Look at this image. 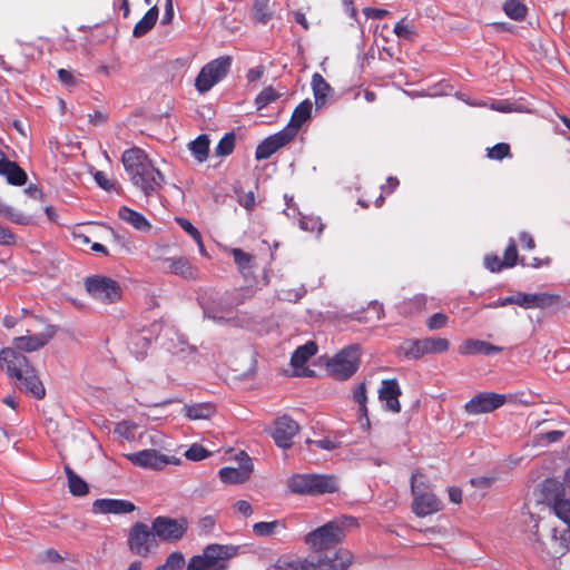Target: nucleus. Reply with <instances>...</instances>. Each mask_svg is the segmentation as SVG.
<instances>
[{
    "label": "nucleus",
    "instance_id": "29",
    "mask_svg": "<svg viewBox=\"0 0 570 570\" xmlns=\"http://www.w3.org/2000/svg\"><path fill=\"white\" fill-rule=\"evenodd\" d=\"M353 400L358 405L360 417L358 421L363 428H370V419L367 411V395H366V384L364 382L360 383L353 391Z\"/></svg>",
    "mask_w": 570,
    "mask_h": 570
},
{
    "label": "nucleus",
    "instance_id": "36",
    "mask_svg": "<svg viewBox=\"0 0 570 570\" xmlns=\"http://www.w3.org/2000/svg\"><path fill=\"white\" fill-rule=\"evenodd\" d=\"M426 302L425 295H415L401 304L400 312L406 316L420 313L425 308Z\"/></svg>",
    "mask_w": 570,
    "mask_h": 570
},
{
    "label": "nucleus",
    "instance_id": "7",
    "mask_svg": "<svg viewBox=\"0 0 570 570\" xmlns=\"http://www.w3.org/2000/svg\"><path fill=\"white\" fill-rule=\"evenodd\" d=\"M420 473L412 474L411 491L413 494L412 511L420 518L439 512L442 509V502L429 489L428 485L419 484Z\"/></svg>",
    "mask_w": 570,
    "mask_h": 570
},
{
    "label": "nucleus",
    "instance_id": "20",
    "mask_svg": "<svg viewBox=\"0 0 570 570\" xmlns=\"http://www.w3.org/2000/svg\"><path fill=\"white\" fill-rule=\"evenodd\" d=\"M518 306L523 308H546L549 307L559 301L558 295L549 294V293H539V294H528V293H518Z\"/></svg>",
    "mask_w": 570,
    "mask_h": 570
},
{
    "label": "nucleus",
    "instance_id": "28",
    "mask_svg": "<svg viewBox=\"0 0 570 570\" xmlns=\"http://www.w3.org/2000/svg\"><path fill=\"white\" fill-rule=\"evenodd\" d=\"M184 412L189 420H208L216 413V405L210 402L195 403L185 405Z\"/></svg>",
    "mask_w": 570,
    "mask_h": 570
},
{
    "label": "nucleus",
    "instance_id": "46",
    "mask_svg": "<svg viewBox=\"0 0 570 570\" xmlns=\"http://www.w3.org/2000/svg\"><path fill=\"white\" fill-rule=\"evenodd\" d=\"M487 156L494 160H502L504 158L511 157L512 155L510 145L507 142H499L487 149Z\"/></svg>",
    "mask_w": 570,
    "mask_h": 570
},
{
    "label": "nucleus",
    "instance_id": "39",
    "mask_svg": "<svg viewBox=\"0 0 570 570\" xmlns=\"http://www.w3.org/2000/svg\"><path fill=\"white\" fill-rule=\"evenodd\" d=\"M230 254L233 255L234 263L239 272H244L253 267L255 258L252 254H248L240 248H232Z\"/></svg>",
    "mask_w": 570,
    "mask_h": 570
},
{
    "label": "nucleus",
    "instance_id": "40",
    "mask_svg": "<svg viewBox=\"0 0 570 570\" xmlns=\"http://www.w3.org/2000/svg\"><path fill=\"white\" fill-rule=\"evenodd\" d=\"M235 141L236 136L234 132L225 134L215 147V155L218 157L229 156L234 151Z\"/></svg>",
    "mask_w": 570,
    "mask_h": 570
},
{
    "label": "nucleus",
    "instance_id": "61",
    "mask_svg": "<svg viewBox=\"0 0 570 570\" xmlns=\"http://www.w3.org/2000/svg\"><path fill=\"white\" fill-rule=\"evenodd\" d=\"M89 122L94 126H101L107 121L108 116L99 110H95L92 114L88 115Z\"/></svg>",
    "mask_w": 570,
    "mask_h": 570
},
{
    "label": "nucleus",
    "instance_id": "49",
    "mask_svg": "<svg viewBox=\"0 0 570 570\" xmlns=\"http://www.w3.org/2000/svg\"><path fill=\"white\" fill-rule=\"evenodd\" d=\"M449 317L443 313H435L426 321V326L430 331L443 328L448 325Z\"/></svg>",
    "mask_w": 570,
    "mask_h": 570
},
{
    "label": "nucleus",
    "instance_id": "58",
    "mask_svg": "<svg viewBox=\"0 0 570 570\" xmlns=\"http://www.w3.org/2000/svg\"><path fill=\"white\" fill-rule=\"evenodd\" d=\"M204 313L206 318L212 320L217 324H225L233 321L232 316L220 315L217 309H206Z\"/></svg>",
    "mask_w": 570,
    "mask_h": 570
},
{
    "label": "nucleus",
    "instance_id": "14",
    "mask_svg": "<svg viewBox=\"0 0 570 570\" xmlns=\"http://www.w3.org/2000/svg\"><path fill=\"white\" fill-rule=\"evenodd\" d=\"M353 561V554L346 549H340L331 554L320 556L314 561V570H346Z\"/></svg>",
    "mask_w": 570,
    "mask_h": 570
},
{
    "label": "nucleus",
    "instance_id": "25",
    "mask_svg": "<svg viewBox=\"0 0 570 570\" xmlns=\"http://www.w3.org/2000/svg\"><path fill=\"white\" fill-rule=\"evenodd\" d=\"M230 548L227 546L210 544L204 550V558L209 568H224L225 560L230 556Z\"/></svg>",
    "mask_w": 570,
    "mask_h": 570
},
{
    "label": "nucleus",
    "instance_id": "42",
    "mask_svg": "<svg viewBox=\"0 0 570 570\" xmlns=\"http://www.w3.org/2000/svg\"><path fill=\"white\" fill-rule=\"evenodd\" d=\"M279 94L272 87L264 88L255 98V105L258 110L267 107L269 104L276 101Z\"/></svg>",
    "mask_w": 570,
    "mask_h": 570
},
{
    "label": "nucleus",
    "instance_id": "64",
    "mask_svg": "<svg viewBox=\"0 0 570 570\" xmlns=\"http://www.w3.org/2000/svg\"><path fill=\"white\" fill-rule=\"evenodd\" d=\"M132 429H134V425L130 424L129 422H121V423L117 424L115 431L117 433H119L120 435L125 436L126 439H129L132 436Z\"/></svg>",
    "mask_w": 570,
    "mask_h": 570
},
{
    "label": "nucleus",
    "instance_id": "15",
    "mask_svg": "<svg viewBox=\"0 0 570 570\" xmlns=\"http://www.w3.org/2000/svg\"><path fill=\"white\" fill-rule=\"evenodd\" d=\"M402 391L396 379H385L381 382L379 400L384 403L385 410L392 413L401 412L399 397Z\"/></svg>",
    "mask_w": 570,
    "mask_h": 570
},
{
    "label": "nucleus",
    "instance_id": "6",
    "mask_svg": "<svg viewBox=\"0 0 570 570\" xmlns=\"http://www.w3.org/2000/svg\"><path fill=\"white\" fill-rule=\"evenodd\" d=\"M450 342L443 337L409 338L400 345L401 353L409 360H419L426 354H441L449 350Z\"/></svg>",
    "mask_w": 570,
    "mask_h": 570
},
{
    "label": "nucleus",
    "instance_id": "34",
    "mask_svg": "<svg viewBox=\"0 0 570 570\" xmlns=\"http://www.w3.org/2000/svg\"><path fill=\"white\" fill-rule=\"evenodd\" d=\"M0 215L21 226H28L33 223L32 215L19 213L9 205L4 204L2 200H0Z\"/></svg>",
    "mask_w": 570,
    "mask_h": 570
},
{
    "label": "nucleus",
    "instance_id": "51",
    "mask_svg": "<svg viewBox=\"0 0 570 570\" xmlns=\"http://www.w3.org/2000/svg\"><path fill=\"white\" fill-rule=\"evenodd\" d=\"M484 266L487 269H489L492 273H499L503 268V262L500 259V257L497 254H488L484 256Z\"/></svg>",
    "mask_w": 570,
    "mask_h": 570
},
{
    "label": "nucleus",
    "instance_id": "23",
    "mask_svg": "<svg viewBox=\"0 0 570 570\" xmlns=\"http://www.w3.org/2000/svg\"><path fill=\"white\" fill-rule=\"evenodd\" d=\"M165 262L168 264L170 273L185 279H196L198 276V269L186 257H168Z\"/></svg>",
    "mask_w": 570,
    "mask_h": 570
},
{
    "label": "nucleus",
    "instance_id": "10",
    "mask_svg": "<svg viewBox=\"0 0 570 570\" xmlns=\"http://www.w3.org/2000/svg\"><path fill=\"white\" fill-rule=\"evenodd\" d=\"M127 544L134 554L140 557H147L158 548L155 531L142 522H136L130 528Z\"/></svg>",
    "mask_w": 570,
    "mask_h": 570
},
{
    "label": "nucleus",
    "instance_id": "35",
    "mask_svg": "<svg viewBox=\"0 0 570 570\" xmlns=\"http://www.w3.org/2000/svg\"><path fill=\"white\" fill-rule=\"evenodd\" d=\"M502 9L510 19L515 21L524 20L528 13L527 6L520 0H505Z\"/></svg>",
    "mask_w": 570,
    "mask_h": 570
},
{
    "label": "nucleus",
    "instance_id": "26",
    "mask_svg": "<svg viewBox=\"0 0 570 570\" xmlns=\"http://www.w3.org/2000/svg\"><path fill=\"white\" fill-rule=\"evenodd\" d=\"M312 89L314 92L315 105L317 108L323 107L328 97L332 95L333 89L328 82L320 73H314L312 77Z\"/></svg>",
    "mask_w": 570,
    "mask_h": 570
},
{
    "label": "nucleus",
    "instance_id": "11",
    "mask_svg": "<svg viewBox=\"0 0 570 570\" xmlns=\"http://www.w3.org/2000/svg\"><path fill=\"white\" fill-rule=\"evenodd\" d=\"M151 529L160 541L175 543L180 541L188 530L186 518L156 517L151 522Z\"/></svg>",
    "mask_w": 570,
    "mask_h": 570
},
{
    "label": "nucleus",
    "instance_id": "12",
    "mask_svg": "<svg viewBox=\"0 0 570 570\" xmlns=\"http://www.w3.org/2000/svg\"><path fill=\"white\" fill-rule=\"evenodd\" d=\"M507 402L504 394L495 392H481L464 404V411L470 415L491 413L503 406Z\"/></svg>",
    "mask_w": 570,
    "mask_h": 570
},
{
    "label": "nucleus",
    "instance_id": "3",
    "mask_svg": "<svg viewBox=\"0 0 570 570\" xmlns=\"http://www.w3.org/2000/svg\"><path fill=\"white\" fill-rule=\"evenodd\" d=\"M357 527L356 518L342 515L307 533L305 543L315 551H323L342 542L347 531Z\"/></svg>",
    "mask_w": 570,
    "mask_h": 570
},
{
    "label": "nucleus",
    "instance_id": "5",
    "mask_svg": "<svg viewBox=\"0 0 570 570\" xmlns=\"http://www.w3.org/2000/svg\"><path fill=\"white\" fill-rule=\"evenodd\" d=\"M87 294L102 304H114L120 301L122 289L120 284L105 275L87 276L83 282Z\"/></svg>",
    "mask_w": 570,
    "mask_h": 570
},
{
    "label": "nucleus",
    "instance_id": "45",
    "mask_svg": "<svg viewBox=\"0 0 570 570\" xmlns=\"http://www.w3.org/2000/svg\"><path fill=\"white\" fill-rule=\"evenodd\" d=\"M503 266L505 268H511L515 266L519 262V254L517 243L513 238H510L509 244L503 254Z\"/></svg>",
    "mask_w": 570,
    "mask_h": 570
},
{
    "label": "nucleus",
    "instance_id": "9",
    "mask_svg": "<svg viewBox=\"0 0 570 570\" xmlns=\"http://www.w3.org/2000/svg\"><path fill=\"white\" fill-rule=\"evenodd\" d=\"M230 66L229 56H223L206 63L196 77V89L202 94L207 92L227 75Z\"/></svg>",
    "mask_w": 570,
    "mask_h": 570
},
{
    "label": "nucleus",
    "instance_id": "24",
    "mask_svg": "<svg viewBox=\"0 0 570 570\" xmlns=\"http://www.w3.org/2000/svg\"><path fill=\"white\" fill-rule=\"evenodd\" d=\"M118 216L121 220L131 225L139 232H149L151 228V224L141 213L136 212L127 206H121L119 208Z\"/></svg>",
    "mask_w": 570,
    "mask_h": 570
},
{
    "label": "nucleus",
    "instance_id": "31",
    "mask_svg": "<svg viewBox=\"0 0 570 570\" xmlns=\"http://www.w3.org/2000/svg\"><path fill=\"white\" fill-rule=\"evenodd\" d=\"M317 344L313 341H308L304 345L298 346L291 357V364L294 367L304 365L312 356L317 353Z\"/></svg>",
    "mask_w": 570,
    "mask_h": 570
},
{
    "label": "nucleus",
    "instance_id": "16",
    "mask_svg": "<svg viewBox=\"0 0 570 570\" xmlns=\"http://www.w3.org/2000/svg\"><path fill=\"white\" fill-rule=\"evenodd\" d=\"M293 138L286 131L281 130L275 135L265 138L256 148V160H264L274 155L282 147L292 141Z\"/></svg>",
    "mask_w": 570,
    "mask_h": 570
},
{
    "label": "nucleus",
    "instance_id": "22",
    "mask_svg": "<svg viewBox=\"0 0 570 570\" xmlns=\"http://www.w3.org/2000/svg\"><path fill=\"white\" fill-rule=\"evenodd\" d=\"M502 347L488 343L481 340L469 338L465 340L459 347L461 355H493L500 353Z\"/></svg>",
    "mask_w": 570,
    "mask_h": 570
},
{
    "label": "nucleus",
    "instance_id": "52",
    "mask_svg": "<svg viewBox=\"0 0 570 570\" xmlns=\"http://www.w3.org/2000/svg\"><path fill=\"white\" fill-rule=\"evenodd\" d=\"M176 222L196 243H200L199 230L188 219L177 217Z\"/></svg>",
    "mask_w": 570,
    "mask_h": 570
},
{
    "label": "nucleus",
    "instance_id": "62",
    "mask_svg": "<svg viewBox=\"0 0 570 570\" xmlns=\"http://www.w3.org/2000/svg\"><path fill=\"white\" fill-rule=\"evenodd\" d=\"M234 508L235 510L245 515V517H249L252 513H253V509H252V505L248 501L246 500H238L235 504H234Z\"/></svg>",
    "mask_w": 570,
    "mask_h": 570
},
{
    "label": "nucleus",
    "instance_id": "50",
    "mask_svg": "<svg viewBox=\"0 0 570 570\" xmlns=\"http://www.w3.org/2000/svg\"><path fill=\"white\" fill-rule=\"evenodd\" d=\"M399 184L400 181L396 177H389L386 184L381 187L382 194L376 198L375 206L381 207L384 203L383 194H392L397 188Z\"/></svg>",
    "mask_w": 570,
    "mask_h": 570
},
{
    "label": "nucleus",
    "instance_id": "21",
    "mask_svg": "<svg viewBox=\"0 0 570 570\" xmlns=\"http://www.w3.org/2000/svg\"><path fill=\"white\" fill-rule=\"evenodd\" d=\"M312 102L309 100L302 101L293 111L289 122L283 130L286 131L291 137L297 135L303 124L311 117Z\"/></svg>",
    "mask_w": 570,
    "mask_h": 570
},
{
    "label": "nucleus",
    "instance_id": "18",
    "mask_svg": "<svg viewBox=\"0 0 570 570\" xmlns=\"http://www.w3.org/2000/svg\"><path fill=\"white\" fill-rule=\"evenodd\" d=\"M136 509L135 504L127 500L120 499H98L92 504L95 513L126 514L131 513Z\"/></svg>",
    "mask_w": 570,
    "mask_h": 570
},
{
    "label": "nucleus",
    "instance_id": "54",
    "mask_svg": "<svg viewBox=\"0 0 570 570\" xmlns=\"http://www.w3.org/2000/svg\"><path fill=\"white\" fill-rule=\"evenodd\" d=\"M393 31L399 38L403 39H410L413 35L411 26L406 23L404 19H402L394 26Z\"/></svg>",
    "mask_w": 570,
    "mask_h": 570
},
{
    "label": "nucleus",
    "instance_id": "59",
    "mask_svg": "<svg viewBox=\"0 0 570 570\" xmlns=\"http://www.w3.org/2000/svg\"><path fill=\"white\" fill-rule=\"evenodd\" d=\"M174 0L165 1V12L161 18V24H169L174 19Z\"/></svg>",
    "mask_w": 570,
    "mask_h": 570
},
{
    "label": "nucleus",
    "instance_id": "1",
    "mask_svg": "<svg viewBox=\"0 0 570 570\" xmlns=\"http://www.w3.org/2000/svg\"><path fill=\"white\" fill-rule=\"evenodd\" d=\"M53 336V332L22 335L12 340L11 347L0 351L1 368L16 379L20 391L41 400L46 395V389L37 375L36 368L29 363L22 352H35L43 347Z\"/></svg>",
    "mask_w": 570,
    "mask_h": 570
},
{
    "label": "nucleus",
    "instance_id": "53",
    "mask_svg": "<svg viewBox=\"0 0 570 570\" xmlns=\"http://www.w3.org/2000/svg\"><path fill=\"white\" fill-rule=\"evenodd\" d=\"M94 177L95 181L100 188L107 191L116 190V183L108 178V176L104 171H96Z\"/></svg>",
    "mask_w": 570,
    "mask_h": 570
},
{
    "label": "nucleus",
    "instance_id": "44",
    "mask_svg": "<svg viewBox=\"0 0 570 570\" xmlns=\"http://www.w3.org/2000/svg\"><path fill=\"white\" fill-rule=\"evenodd\" d=\"M185 558L181 552L170 553L165 563L156 567L155 570H183Z\"/></svg>",
    "mask_w": 570,
    "mask_h": 570
},
{
    "label": "nucleus",
    "instance_id": "60",
    "mask_svg": "<svg viewBox=\"0 0 570 570\" xmlns=\"http://www.w3.org/2000/svg\"><path fill=\"white\" fill-rule=\"evenodd\" d=\"M307 443L315 444L317 448L323 449V450H328V451L337 448V442H335L331 439H327V438L317 440V441L307 440Z\"/></svg>",
    "mask_w": 570,
    "mask_h": 570
},
{
    "label": "nucleus",
    "instance_id": "47",
    "mask_svg": "<svg viewBox=\"0 0 570 570\" xmlns=\"http://www.w3.org/2000/svg\"><path fill=\"white\" fill-rule=\"evenodd\" d=\"M7 181L10 185L22 186L27 181V174L17 163H13L11 166V173L7 177Z\"/></svg>",
    "mask_w": 570,
    "mask_h": 570
},
{
    "label": "nucleus",
    "instance_id": "2",
    "mask_svg": "<svg viewBox=\"0 0 570 570\" xmlns=\"http://www.w3.org/2000/svg\"><path fill=\"white\" fill-rule=\"evenodd\" d=\"M121 161L131 183L146 197L154 196L161 189L165 176L154 166L142 149L134 147L125 150Z\"/></svg>",
    "mask_w": 570,
    "mask_h": 570
},
{
    "label": "nucleus",
    "instance_id": "38",
    "mask_svg": "<svg viewBox=\"0 0 570 570\" xmlns=\"http://www.w3.org/2000/svg\"><path fill=\"white\" fill-rule=\"evenodd\" d=\"M278 568L284 570H314V561L309 559H279Z\"/></svg>",
    "mask_w": 570,
    "mask_h": 570
},
{
    "label": "nucleus",
    "instance_id": "43",
    "mask_svg": "<svg viewBox=\"0 0 570 570\" xmlns=\"http://www.w3.org/2000/svg\"><path fill=\"white\" fill-rule=\"evenodd\" d=\"M299 227L303 230L321 235L324 229V224L322 223L320 217L302 216L299 219Z\"/></svg>",
    "mask_w": 570,
    "mask_h": 570
},
{
    "label": "nucleus",
    "instance_id": "30",
    "mask_svg": "<svg viewBox=\"0 0 570 570\" xmlns=\"http://www.w3.org/2000/svg\"><path fill=\"white\" fill-rule=\"evenodd\" d=\"M273 0H255L253 3V19L256 23L266 24L274 14Z\"/></svg>",
    "mask_w": 570,
    "mask_h": 570
},
{
    "label": "nucleus",
    "instance_id": "27",
    "mask_svg": "<svg viewBox=\"0 0 570 570\" xmlns=\"http://www.w3.org/2000/svg\"><path fill=\"white\" fill-rule=\"evenodd\" d=\"M158 16L159 9L156 4L149 8L144 17L135 24L132 36L140 38L147 35L156 24Z\"/></svg>",
    "mask_w": 570,
    "mask_h": 570
},
{
    "label": "nucleus",
    "instance_id": "33",
    "mask_svg": "<svg viewBox=\"0 0 570 570\" xmlns=\"http://www.w3.org/2000/svg\"><path fill=\"white\" fill-rule=\"evenodd\" d=\"M209 137L206 134L199 135L195 140L189 142V150L198 163L207 160L209 155Z\"/></svg>",
    "mask_w": 570,
    "mask_h": 570
},
{
    "label": "nucleus",
    "instance_id": "37",
    "mask_svg": "<svg viewBox=\"0 0 570 570\" xmlns=\"http://www.w3.org/2000/svg\"><path fill=\"white\" fill-rule=\"evenodd\" d=\"M553 513L570 528V500L556 495L552 503Z\"/></svg>",
    "mask_w": 570,
    "mask_h": 570
},
{
    "label": "nucleus",
    "instance_id": "55",
    "mask_svg": "<svg viewBox=\"0 0 570 570\" xmlns=\"http://www.w3.org/2000/svg\"><path fill=\"white\" fill-rule=\"evenodd\" d=\"M17 243V236L8 228L0 225V245L13 246Z\"/></svg>",
    "mask_w": 570,
    "mask_h": 570
},
{
    "label": "nucleus",
    "instance_id": "32",
    "mask_svg": "<svg viewBox=\"0 0 570 570\" xmlns=\"http://www.w3.org/2000/svg\"><path fill=\"white\" fill-rule=\"evenodd\" d=\"M65 472L68 479V488L72 495L82 497L89 491L87 482L80 478L69 465L65 466Z\"/></svg>",
    "mask_w": 570,
    "mask_h": 570
},
{
    "label": "nucleus",
    "instance_id": "13",
    "mask_svg": "<svg viewBox=\"0 0 570 570\" xmlns=\"http://www.w3.org/2000/svg\"><path fill=\"white\" fill-rule=\"evenodd\" d=\"M299 424L289 415L277 417L272 433L275 444L284 450L289 449L293 445V438L299 432Z\"/></svg>",
    "mask_w": 570,
    "mask_h": 570
},
{
    "label": "nucleus",
    "instance_id": "57",
    "mask_svg": "<svg viewBox=\"0 0 570 570\" xmlns=\"http://www.w3.org/2000/svg\"><path fill=\"white\" fill-rule=\"evenodd\" d=\"M210 569L204 556H194L187 566V570H207Z\"/></svg>",
    "mask_w": 570,
    "mask_h": 570
},
{
    "label": "nucleus",
    "instance_id": "41",
    "mask_svg": "<svg viewBox=\"0 0 570 570\" xmlns=\"http://www.w3.org/2000/svg\"><path fill=\"white\" fill-rule=\"evenodd\" d=\"M283 521L275 520L271 522H257L253 525V532L257 537H269L275 533L278 528H284Z\"/></svg>",
    "mask_w": 570,
    "mask_h": 570
},
{
    "label": "nucleus",
    "instance_id": "17",
    "mask_svg": "<svg viewBox=\"0 0 570 570\" xmlns=\"http://www.w3.org/2000/svg\"><path fill=\"white\" fill-rule=\"evenodd\" d=\"M128 460L140 468H148L154 470L163 469L167 463V459L165 455L159 454L154 449L142 450L136 453H130L127 455Z\"/></svg>",
    "mask_w": 570,
    "mask_h": 570
},
{
    "label": "nucleus",
    "instance_id": "63",
    "mask_svg": "<svg viewBox=\"0 0 570 570\" xmlns=\"http://www.w3.org/2000/svg\"><path fill=\"white\" fill-rule=\"evenodd\" d=\"M519 240L524 249L532 250L535 247L533 237L527 232L520 233Z\"/></svg>",
    "mask_w": 570,
    "mask_h": 570
},
{
    "label": "nucleus",
    "instance_id": "19",
    "mask_svg": "<svg viewBox=\"0 0 570 570\" xmlns=\"http://www.w3.org/2000/svg\"><path fill=\"white\" fill-rule=\"evenodd\" d=\"M253 471V463L248 456L239 468L225 466L219 470V478L227 484H240L247 481Z\"/></svg>",
    "mask_w": 570,
    "mask_h": 570
},
{
    "label": "nucleus",
    "instance_id": "4",
    "mask_svg": "<svg viewBox=\"0 0 570 570\" xmlns=\"http://www.w3.org/2000/svg\"><path fill=\"white\" fill-rule=\"evenodd\" d=\"M291 492L303 495H320L338 491L334 476L325 474H294L287 480Z\"/></svg>",
    "mask_w": 570,
    "mask_h": 570
},
{
    "label": "nucleus",
    "instance_id": "56",
    "mask_svg": "<svg viewBox=\"0 0 570 570\" xmlns=\"http://www.w3.org/2000/svg\"><path fill=\"white\" fill-rule=\"evenodd\" d=\"M560 548L549 552L551 556L557 557L564 554L566 551L570 550V528L561 535Z\"/></svg>",
    "mask_w": 570,
    "mask_h": 570
},
{
    "label": "nucleus",
    "instance_id": "48",
    "mask_svg": "<svg viewBox=\"0 0 570 570\" xmlns=\"http://www.w3.org/2000/svg\"><path fill=\"white\" fill-rule=\"evenodd\" d=\"M210 455L209 451L200 444H193L186 452V459L190 461H202Z\"/></svg>",
    "mask_w": 570,
    "mask_h": 570
},
{
    "label": "nucleus",
    "instance_id": "8",
    "mask_svg": "<svg viewBox=\"0 0 570 570\" xmlns=\"http://www.w3.org/2000/svg\"><path fill=\"white\" fill-rule=\"evenodd\" d=\"M360 347L351 345L340 351L328 363L327 370L337 380L350 379L360 366Z\"/></svg>",
    "mask_w": 570,
    "mask_h": 570
}]
</instances>
